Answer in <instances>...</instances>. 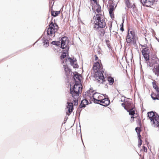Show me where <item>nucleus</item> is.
Masks as SVG:
<instances>
[{"instance_id":"1","label":"nucleus","mask_w":159,"mask_h":159,"mask_svg":"<svg viewBox=\"0 0 159 159\" xmlns=\"http://www.w3.org/2000/svg\"><path fill=\"white\" fill-rule=\"evenodd\" d=\"M92 69L93 71V76L95 78L97 82L99 84H102L105 81V78L103 75L104 70L101 60H99L93 64Z\"/></svg>"},{"instance_id":"2","label":"nucleus","mask_w":159,"mask_h":159,"mask_svg":"<svg viewBox=\"0 0 159 159\" xmlns=\"http://www.w3.org/2000/svg\"><path fill=\"white\" fill-rule=\"evenodd\" d=\"M95 18L94 23V28L96 29L99 28H104L106 26V23L105 20H103V16L102 14H97L94 17Z\"/></svg>"},{"instance_id":"3","label":"nucleus","mask_w":159,"mask_h":159,"mask_svg":"<svg viewBox=\"0 0 159 159\" xmlns=\"http://www.w3.org/2000/svg\"><path fill=\"white\" fill-rule=\"evenodd\" d=\"M82 89V87L81 83H75L73 89H70V94H71L72 97L75 98L76 99H78L79 95L81 92Z\"/></svg>"},{"instance_id":"4","label":"nucleus","mask_w":159,"mask_h":159,"mask_svg":"<svg viewBox=\"0 0 159 159\" xmlns=\"http://www.w3.org/2000/svg\"><path fill=\"white\" fill-rule=\"evenodd\" d=\"M78 99H76L73 97L69 98L67 102L66 113L68 116L71 114L73 110V106L77 105L78 104Z\"/></svg>"},{"instance_id":"5","label":"nucleus","mask_w":159,"mask_h":159,"mask_svg":"<svg viewBox=\"0 0 159 159\" xmlns=\"http://www.w3.org/2000/svg\"><path fill=\"white\" fill-rule=\"evenodd\" d=\"M148 116L152 124L156 127L159 125V116L157 114L153 111L148 112L147 113Z\"/></svg>"},{"instance_id":"6","label":"nucleus","mask_w":159,"mask_h":159,"mask_svg":"<svg viewBox=\"0 0 159 159\" xmlns=\"http://www.w3.org/2000/svg\"><path fill=\"white\" fill-rule=\"evenodd\" d=\"M126 42L129 45H134L136 44L135 35L134 31L133 30H129L126 38Z\"/></svg>"},{"instance_id":"7","label":"nucleus","mask_w":159,"mask_h":159,"mask_svg":"<svg viewBox=\"0 0 159 159\" xmlns=\"http://www.w3.org/2000/svg\"><path fill=\"white\" fill-rule=\"evenodd\" d=\"M59 28L57 24L52 21L49 24V28L47 30L48 35L51 36H55V34L57 32Z\"/></svg>"},{"instance_id":"8","label":"nucleus","mask_w":159,"mask_h":159,"mask_svg":"<svg viewBox=\"0 0 159 159\" xmlns=\"http://www.w3.org/2000/svg\"><path fill=\"white\" fill-rule=\"evenodd\" d=\"M143 47L145 48H143L142 50V52L145 59L146 61H148L149 60V50L147 46V45L144 44V45H141Z\"/></svg>"},{"instance_id":"9","label":"nucleus","mask_w":159,"mask_h":159,"mask_svg":"<svg viewBox=\"0 0 159 159\" xmlns=\"http://www.w3.org/2000/svg\"><path fill=\"white\" fill-rule=\"evenodd\" d=\"M98 98L97 101L99 102L100 104L103 106H106L109 104L110 101L109 99L106 98L103 95H101L100 94Z\"/></svg>"},{"instance_id":"10","label":"nucleus","mask_w":159,"mask_h":159,"mask_svg":"<svg viewBox=\"0 0 159 159\" xmlns=\"http://www.w3.org/2000/svg\"><path fill=\"white\" fill-rule=\"evenodd\" d=\"M68 39L66 37H62L61 38V48L63 49H66V51L69 50V47L68 46Z\"/></svg>"},{"instance_id":"11","label":"nucleus","mask_w":159,"mask_h":159,"mask_svg":"<svg viewBox=\"0 0 159 159\" xmlns=\"http://www.w3.org/2000/svg\"><path fill=\"white\" fill-rule=\"evenodd\" d=\"M140 1L143 6L149 7H151L155 2V0H140Z\"/></svg>"},{"instance_id":"12","label":"nucleus","mask_w":159,"mask_h":159,"mask_svg":"<svg viewBox=\"0 0 159 159\" xmlns=\"http://www.w3.org/2000/svg\"><path fill=\"white\" fill-rule=\"evenodd\" d=\"M68 61L70 62L71 65L74 68H78V66L77 64L76 60L74 58L69 57L68 59Z\"/></svg>"},{"instance_id":"13","label":"nucleus","mask_w":159,"mask_h":159,"mask_svg":"<svg viewBox=\"0 0 159 159\" xmlns=\"http://www.w3.org/2000/svg\"><path fill=\"white\" fill-rule=\"evenodd\" d=\"M74 79L75 81V83H80L82 81V77L80 74L77 73L74 75Z\"/></svg>"},{"instance_id":"14","label":"nucleus","mask_w":159,"mask_h":159,"mask_svg":"<svg viewBox=\"0 0 159 159\" xmlns=\"http://www.w3.org/2000/svg\"><path fill=\"white\" fill-rule=\"evenodd\" d=\"M151 96L153 100H159V92H153L152 93Z\"/></svg>"},{"instance_id":"15","label":"nucleus","mask_w":159,"mask_h":159,"mask_svg":"<svg viewBox=\"0 0 159 159\" xmlns=\"http://www.w3.org/2000/svg\"><path fill=\"white\" fill-rule=\"evenodd\" d=\"M89 104L88 101L86 99H83L81 102V103L79 106V109L80 111L82 109H80L85 107H86V105H88Z\"/></svg>"},{"instance_id":"16","label":"nucleus","mask_w":159,"mask_h":159,"mask_svg":"<svg viewBox=\"0 0 159 159\" xmlns=\"http://www.w3.org/2000/svg\"><path fill=\"white\" fill-rule=\"evenodd\" d=\"M152 71L156 75L159 77V64L155 65Z\"/></svg>"},{"instance_id":"17","label":"nucleus","mask_w":159,"mask_h":159,"mask_svg":"<svg viewBox=\"0 0 159 159\" xmlns=\"http://www.w3.org/2000/svg\"><path fill=\"white\" fill-rule=\"evenodd\" d=\"M105 33V30L103 28H100L98 31V34L99 37H103Z\"/></svg>"},{"instance_id":"18","label":"nucleus","mask_w":159,"mask_h":159,"mask_svg":"<svg viewBox=\"0 0 159 159\" xmlns=\"http://www.w3.org/2000/svg\"><path fill=\"white\" fill-rule=\"evenodd\" d=\"M114 10V6L113 5H110L109 6V13L111 18H113L114 15L113 11Z\"/></svg>"},{"instance_id":"19","label":"nucleus","mask_w":159,"mask_h":159,"mask_svg":"<svg viewBox=\"0 0 159 159\" xmlns=\"http://www.w3.org/2000/svg\"><path fill=\"white\" fill-rule=\"evenodd\" d=\"M122 105L127 111L133 107L131 103H125V104L122 103Z\"/></svg>"},{"instance_id":"20","label":"nucleus","mask_w":159,"mask_h":159,"mask_svg":"<svg viewBox=\"0 0 159 159\" xmlns=\"http://www.w3.org/2000/svg\"><path fill=\"white\" fill-rule=\"evenodd\" d=\"M128 112H129V115L132 116L131 117V119H134V117L133 116L135 114V109L133 107L131 108L128 111H127ZM134 121V120H133Z\"/></svg>"},{"instance_id":"21","label":"nucleus","mask_w":159,"mask_h":159,"mask_svg":"<svg viewBox=\"0 0 159 159\" xmlns=\"http://www.w3.org/2000/svg\"><path fill=\"white\" fill-rule=\"evenodd\" d=\"M63 66L66 75V76L70 75V73L71 72V70L69 68L68 66L67 65H64Z\"/></svg>"},{"instance_id":"22","label":"nucleus","mask_w":159,"mask_h":159,"mask_svg":"<svg viewBox=\"0 0 159 159\" xmlns=\"http://www.w3.org/2000/svg\"><path fill=\"white\" fill-rule=\"evenodd\" d=\"M96 92V91L94 90L92 88H90L87 91V93L88 95L89 96L90 98L92 97L93 95Z\"/></svg>"},{"instance_id":"23","label":"nucleus","mask_w":159,"mask_h":159,"mask_svg":"<svg viewBox=\"0 0 159 159\" xmlns=\"http://www.w3.org/2000/svg\"><path fill=\"white\" fill-rule=\"evenodd\" d=\"M60 13V11H55L52 10L51 11V15L54 17H56Z\"/></svg>"},{"instance_id":"24","label":"nucleus","mask_w":159,"mask_h":159,"mask_svg":"<svg viewBox=\"0 0 159 159\" xmlns=\"http://www.w3.org/2000/svg\"><path fill=\"white\" fill-rule=\"evenodd\" d=\"M68 50L67 51L66 49H65V50L64 51V52H63L62 53L61 56L60 57L61 59H63L66 57V55L68 54Z\"/></svg>"},{"instance_id":"25","label":"nucleus","mask_w":159,"mask_h":159,"mask_svg":"<svg viewBox=\"0 0 159 159\" xmlns=\"http://www.w3.org/2000/svg\"><path fill=\"white\" fill-rule=\"evenodd\" d=\"M107 80L109 82V84L110 85H112L114 82V79L111 77H108L107 78Z\"/></svg>"},{"instance_id":"26","label":"nucleus","mask_w":159,"mask_h":159,"mask_svg":"<svg viewBox=\"0 0 159 159\" xmlns=\"http://www.w3.org/2000/svg\"><path fill=\"white\" fill-rule=\"evenodd\" d=\"M100 95V94L96 92L94 95H93L92 98H93L94 100L97 101Z\"/></svg>"},{"instance_id":"27","label":"nucleus","mask_w":159,"mask_h":159,"mask_svg":"<svg viewBox=\"0 0 159 159\" xmlns=\"http://www.w3.org/2000/svg\"><path fill=\"white\" fill-rule=\"evenodd\" d=\"M43 43L45 47H47L49 46V42L48 40L44 39L43 40Z\"/></svg>"},{"instance_id":"28","label":"nucleus","mask_w":159,"mask_h":159,"mask_svg":"<svg viewBox=\"0 0 159 159\" xmlns=\"http://www.w3.org/2000/svg\"><path fill=\"white\" fill-rule=\"evenodd\" d=\"M96 11L98 13V14H101L102 11L101 7L99 6H98L96 9Z\"/></svg>"},{"instance_id":"29","label":"nucleus","mask_w":159,"mask_h":159,"mask_svg":"<svg viewBox=\"0 0 159 159\" xmlns=\"http://www.w3.org/2000/svg\"><path fill=\"white\" fill-rule=\"evenodd\" d=\"M153 88H154L158 86L157 82L154 80H153V81L152 82Z\"/></svg>"},{"instance_id":"30","label":"nucleus","mask_w":159,"mask_h":159,"mask_svg":"<svg viewBox=\"0 0 159 159\" xmlns=\"http://www.w3.org/2000/svg\"><path fill=\"white\" fill-rule=\"evenodd\" d=\"M135 130H136V132L137 133V134L140 133V132L141 131V129H140V127H137L135 128Z\"/></svg>"},{"instance_id":"31","label":"nucleus","mask_w":159,"mask_h":159,"mask_svg":"<svg viewBox=\"0 0 159 159\" xmlns=\"http://www.w3.org/2000/svg\"><path fill=\"white\" fill-rule=\"evenodd\" d=\"M125 3L127 7H131V4L129 1V0H126Z\"/></svg>"},{"instance_id":"32","label":"nucleus","mask_w":159,"mask_h":159,"mask_svg":"<svg viewBox=\"0 0 159 159\" xmlns=\"http://www.w3.org/2000/svg\"><path fill=\"white\" fill-rule=\"evenodd\" d=\"M60 42H57V41H52V43L53 44L56 45H58L60 44Z\"/></svg>"},{"instance_id":"33","label":"nucleus","mask_w":159,"mask_h":159,"mask_svg":"<svg viewBox=\"0 0 159 159\" xmlns=\"http://www.w3.org/2000/svg\"><path fill=\"white\" fill-rule=\"evenodd\" d=\"M142 144V140H139L138 143V146L139 147H140Z\"/></svg>"},{"instance_id":"34","label":"nucleus","mask_w":159,"mask_h":159,"mask_svg":"<svg viewBox=\"0 0 159 159\" xmlns=\"http://www.w3.org/2000/svg\"><path fill=\"white\" fill-rule=\"evenodd\" d=\"M120 30L122 31H123L124 30L123 28V23L121 24L120 25Z\"/></svg>"},{"instance_id":"35","label":"nucleus","mask_w":159,"mask_h":159,"mask_svg":"<svg viewBox=\"0 0 159 159\" xmlns=\"http://www.w3.org/2000/svg\"><path fill=\"white\" fill-rule=\"evenodd\" d=\"M143 151L144 152H147V148L146 147H145L144 146H143Z\"/></svg>"},{"instance_id":"36","label":"nucleus","mask_w":159,"mask_h":159,"mask_svg":"<svg viewBox=\"0 0 159 159\" xmlns=\"http://www.w3.org/2000/svg\"><path fill=\"white\" fill-rule=\"evenodd\" d=\"M154 89L155 90V91H156L155 92H159V87L158 86H157L156 87H155V88H154Z\"/></svg>"},{"instance_id":"37","label":"nucleus","mask_w":159,"mask_h":159,"mask_svg":"<svg viewBox=\"0 0 159 159\" xmlns=\"http://www.w3.org/2000/svg\"><path fill=\"white\" fill-rule=\"evenodd\" d=\"M138 140H142L141 139V136L140 135V133L138 134Z\"/></svg>"},{"instance_id":"38","label":"nucleus","mask_w":159,"mask_h":159,"mask_svg":"<svg viewBox=\"0 0 159 159\" xmlns=\"http://www.w3.org/2000/svg\"><path fill=\"white\" fill-rule=\"evenodd\" d=\"M91 1H93L94 3H95L96 4H97L98 3L97 0H90Z\"/></svg>"},{"instance_id":"39","label":"nucleus","mask_w":159,"mask_h":159,"mask_svg":"<svg viewBox=\"0 0 159 159\" xmlns=\"http://www.w3.org/2000/svg\"><path fill=\"white\" fill-rule=\"evenodd\" d=\"M95 61H97L98 60V57H97V56L96 55H95Z\"/></svg>"},{"instance_id":"40","label":"nucleus","mask_w":159,"mask_h":159,"mask_svg":"<svg viewBox=\"0 0 159 159\" xmlns=\"http://www.w3.org/2000/svg\"><path fill=\"white\" fill-rule=\"evenodd\" d=\"M107 0H103V2L105 3L107 2Z\"/></svg>"},{"instance_id":"41","label":"nucleus","mask_w":159,"mask_h":159,"mask_svg":"<svg viewBox=\"0 0 159 159\" xmlns=\"http://www.w3.org/2000/svg\"><path fill=\"white\" fill-rule=\"evenodd\" d=\"M115 33H116V34H118V33L117 32H115Z\"/></svg>"}]
</instances>
